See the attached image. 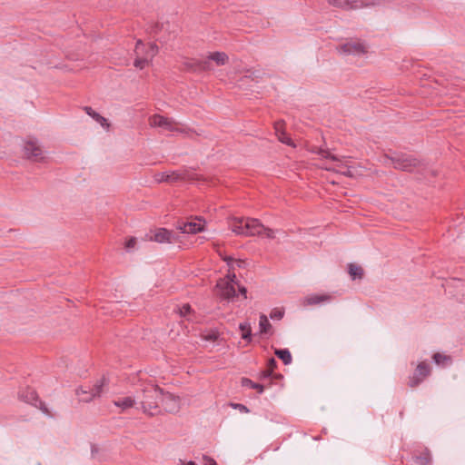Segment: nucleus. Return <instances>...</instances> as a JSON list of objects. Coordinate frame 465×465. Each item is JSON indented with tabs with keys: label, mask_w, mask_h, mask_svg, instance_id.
Segmentation results:
<instances>
[{
	"label": "nucleus",
	"mask_w": 465,
	"mask_h": 465,
	"mask_svg": "<svg viewBox=\"0 0 465 465\" xmlns=\"http://www.w3.org/2000/svg\"><path fill=\"white\" fill-rule=\"evenodd\" d=\"M348 272L352 280L361 279L363 277V269L355 263H350L348 265Z\"/></svg>",
	"instance_id": "obj_22"
},
{
	"label": "nucleus",
	"mask_w": 465,
	"mask_h": 465,
	"mask_svg": "<svg viewBox=\"0 0 465 465\" xmlns=\"http://www.w3.org/2000/svg\"><path fill=\"white\" fill-rule=\"evenodd\" d=\"M319 153L322 158L331 159L335 163L333 166L326 167L327 170H332L337 172V170H344V168L346 167L341 163V161L340 159H338L335 155L331 154L330 152L321 150Z\"/></svg>",
	"instance_id": "obj_18"
},
{
	"label": "nucleus",
	"mask_w": 465,
	"mask_h": 465,
	"mask_svg": "<svg viewBox=\"0 0 465 465\" xmlns=\"http://www.w3.org/2000/svg\"><path fill=\"white\" fill-rule=\"evenodd\" d=\"M232 406L234 408V409H237L242 412H248L249 410L246 406L242 405V404H240V403H235V404H232Z\"/></svg>",
	"instance_id": "obj_40"
},
{
	"label": "nucleus",
	"mask_w": 465,
	"mask_h": 465,
	"mask_svg": "<svg viewBox=\"0 0 465 465\" xmlns=\"http://www.w3.org/2000/svg\"><path fill=\"white\" fill-rule=\"evenodd\" d=\"M152 62H153V59L136 55V58L134 59V65L136 68L143 69V68L149 66L152 64Z\"/></svg>",
	"instance_id": "obj_25"
},
{
	"label": "nucleus",
	"mask_w": 465,
	"mask_h": 465,
	"mask_svg": "<svg viewBox=\"0 0 465 465\" xmlns=\"http://www.w3.org/2000/svg\"><path fill=\"white\" fill-rule=\"evenodd\" d=\"M105 379L102 378L89 391L84 389L77 390L76 393L79 397V400L84 402H89L95 397H99L103 392V388L105 385Z\"/></svg>",
	"instance_id": "obj_7"
},
{
	"label": "nucleus",
	"mask_w": 465,
	"mask_h": 465,
	"mask_svg": "<svg viewBox=\"0 0 465 465\" xmlns=\"http://www.w3.org/2000/svg\"><path fill=\"white\" fill-rule=\"evenodd\" d=\"M223 259L227 262L229 270L227 275L217 282L215 293L223 300H231L235 297V285H238L236 275L233 272L234 266L237 265L240 267L242 262L234 261L232 258L227 256Z\"/></svg>",
	"instance_id": "obj_1"
},
{
	"label": "nucleus",
	"mask_w": 465,
	"mask_h": 465,
	"mask_svg": "<svg viewBox=\"0 0 465 465\" xmlns=\"http://www.w3.org/2000/svg\"><path fill=\"white\" fill-rule=\"evenodd\" d=\"M203 461L204 465H217L215 460L208 456H203Z\"/></svg>",
	"instance_id": "obj_42"
},
{
	"label": "nucleus",
	"mask_w": 465,
	"mask_h": 465,
	"mask_svg": "<svg viewBox=\"0 0 465 465\" xmlns=\"http://www.w3.org/2000/svg\"><path fill=\"white\" fill-rule=\"evenodd\" d=\"M182 66L184 70L190 72H205L210 71V66L207 62H203V59L185 58L182 62Z\"/></svg>",
	"instance_id": "obj_11"
},
{
	"label": "nucleus",
	"mask_w": 465,
	"mask_h": 465,
	"mask_svg": "<svg viewBox=\"0 0 465 465\" xmlns=\"http://www.w3.org/2000/svg\"><path fill=\"white\" fill-rule=\"evenodd\" d=\"M341 50L346 54H364L365 47L361 43H347L341 47Z\"/></svg>",
	"instance_id": "obj_17"
},
{
	"label": "nucleus",
	"mask_w": 465,
	"mask_h": 465,
	"mask_svg": "<svg viewBox=\"0 0 465 465\" xmlns=\"http://www.w3.org/2000/svg\"><path fill=\"white\" fill-rule=\"evenodd\" d=\"M285 314L283 307H275L272 310L270 317L272 319H282Z\"/></svg>",
	"instance_id": "obj_30"
},
{
	"label": "nucleus",
	"mask_w": 465,
	"mask_h": 465,
	"mask_svg": "<svg viewBox=\"0 0 465 465\" xmlns=\"http://www.w3.org/2000/svg\"><path fill=\"white\" fill-rule=\"evenodd\" d=\"M430 373V367L426 362H420L412 376L410 377L409 385L412 388L418 386Z\"/></svg>",
	"instance_id": "obj_9"
},
{
	"label": "nucleus",
	"mask_w": 465,
	"mask_h": 465,
	"mask_svg": "<svg viewBox=\"0 0 465 465\" xmlns=\"http://www.w3.org/2000/svg\"><path fill=\"white\" fill-rule=\"evenodd\" d=\"M136 245V238L131 237L125 242L126 249H133Z\"/></svg>",
	"instance_id": "obj_37"
},
{
	"label": "nucleus",
	"mask_w": 465,
	"mask_h": 465,
	"mask_svg": "<svg viewBox=\"0 0 465 465\" xmlns=\"http://www.w3.org/2000/svg\"><path fill=\"white\" fill-rule=\"evenodd\" d=\"M391 161L393 163L394 168L408 172L411 171L413 168L419 165V162L411 157H401L391 159Z\"/></svg>",
	"instance_id": "obj_15"
},
{
	"label": "nucleus",
	"mask_w": 465,
	"mask_h": 465,
	"mask_svg": "<svg viewBox=\"0 0 465 465\" xmlns=\"http://www.w3.org/2000/svg\"><path fill=\"white\" fill-rule=\"evenodd\" d=\"M179 317H191L193 316L192 307L189 304H183L178 309Z\"/></svg>",
	"instance_id": "obj_29"
},
{
	"label": "nucleus",
	"mask_w": 465,
	"mask_h": 465,
	"mask_svg": "<svg viewBox=\"0 0 465 465\" xmlns=\"http://www.w3.org/2000/svg\"><path fill=\"white\" fill-rule=\"evenodd\" d=\"M160 401L162 402L163 410L167 412H176L180 409L179 399L169 392L163 391Z\"/></svg>",
	"instance_id": "obj_12"
},
{
	"label": "nucleus",
	"mask_w": 465,
	"mask_h": 465,
	"mask_svg": "<svg viewBox=\"0 0 465 465\" xmlns=\"http://www.w3.org/2000/svg\"><path fill=\"white\" fill-rule=\"evenodd\" d=\"M260 325L262 332H267L268 330L271 328L270 322H260Z\"/></svg>",
	"instance_id": "obj_39"
},
{
	"label": "nucleus",
	"mask_w": 465,
	"mask_h": 465,
	"mask_svg": "<svg viewBox=\"0 0 465 465\" xmlns=\"http://www.w3.org/2000/svg\"><path fill=\"white\" fill-rule=\"evenodd\" d=\"M239 328L242 331V338L250 341L252 331L249 322H242L239 325Z\"/></svg>",
	"instance_id": "obj_23"
},
{
	"label": "nucleus",
	"mask_w": 465,
	"mask_h": 465,
	"mask_svg": "<svg viewBox=\"0 0 465 465\" xmlns=\"http://www.w3.org/2000/svg\"><path fill=\"white\" fill-rule=\"evenodd\" d=\"M433 361L438 365L445 366V365H448L449 363H450L451 359H450V357H449L447 355H443L441 353L437 352L433 355Z\"/></svg>",
	"instance_id": "obj_27"
},
{
	"label": "nucleus",
	"mask_w": 465,
	"mask_h": 465,
	"mask_svg": "<svg viewBox=\"0 0 465 465\" xmlns=\"http://www.w3.org/2000/svg\"><path fill=\"white\" fill-rule=\"evenodd\" d=\"M244 236H262L268 239L275 238V232L272 229L265 227L259 220L252 218L244 219Z\"/></svg>",
	"instance_id": "obj_3"
},
{
	"label": "nucleus",
	"mask_w": 465,
	"mask_h": 465,
	"mask_svg": "<svg viewBox=\"0 0 465 465\" xmlns=\"http://www.w3.org/2000/svg\"><path fill=\"white\" fill-rule=\"evenodd\" d=\"M203 62H207L210 66V71L213 69V64L217 66H223L228 64L229 62V56L224 52L215 51V52H210L207 54L204 59H203Z\"/></svg>",
	"instance_id": "obj_10"
},
{
	"label": "nucleus",
	"mask_w": 465,
	"mask_h": 465,
	"mask_svg": "<svg viewBox=\"0 0 465 465\" xmlns=\"http://www.w3.org/2000/svg\"><path fill=\"white\" fill-rule=\"evenodd\" d=\"M276 366H277V361H275V359L271 358L268 361V368H269L268 375H270L273 371V370L276 368Z\"/></svg>",
	"instance_id": "obj_36"
},
{
	"label": "nucleus",
	"mask_w": 465,
	"mask_h": 465,
	"mask_svg": "<svg viewBox=\"0 0 465 465\" xmlns=\"http://www.w3.org/2000/svg\"><path fill=\"white\" fill-rule=\"evenodd\" d=\"M277 137L279 141L282 142V143L295 147V144L292 143V139L286 134L285 131H281V134H278Z\"/></svg>",
	"instance_id": "obj_31"
},
{
	"label": "nucleus",
	"mask_w": 465,
	"mask_h": 465,
	"mask_svg": "<svg viewBox=\"0 0 465 465\" xmlns=\"http://www.w3.org/2000/svg\"><path fill=\"white\" fill-rule=\"evenodd\" d=\"M274 129H275L276 135L280 134L281 131H284L283 122H276L274 124Z\"/></svg>",
	"instance_id": "obj_38"
},
{
	"label": "nucleus",
	"mask_w": 465,
	"mask_h": 465,
	"mask_svg": "<svg viewBox=\"0 0 465 465\" xmlns=\"http://www.w3.org/2000/svg\"><path fill=\"white\" fill-rule=\"evenodd\" d=\"M275 354L283 361L285 365L292 362V355L288 350H276Z\"/></svg>",
	"instance_id": "obj_26"
},
{
	"label": "nucleus",
	"mask_w": 465,
	"mask_h": 465,
	"mask_svg": "<svg viewBox=\"0 0 465 465\" xmlns=\"http://www.w3.org/2000/svg\"><path fill=\"white\" fill-rule=\"evenodd\" d=\"M331 299L332 297L329 293H312L303 299L302 304L304 306H315L329 302Z\"/></svg>",
	"instance_id": "obj_13"
},
{
	"label": "nucleus",
	"mask_w": 465,
	"mask_h": 465,
	"mask_svg": "<svg viewBox=\"0 0 465 465\" xmlns=\"http://www.w3.org/2000/svg\"><path fill=\"white\" fill-rule=\"evenodd\" d=\"M134 52L135 55L153 59L158 53V46L154 43H143L138 40Z\"/></svg>",
	"instance_id": "obj_8"
},
{
	"label": "nucleus",
	"mask_w": 465,
	"mask_h": 465,
	"mask_svg": "<svg viewBox=\"0 0 465 465\" xmlns=\"http://www.w3.org/2000/svg\"><path fill=\"white\" fill-rule=\"evenodd\" d=\"M184 179L183 175L177 172H171V173H163L158 175L157 181L160 183L166 182V183H174L179 180Z\"/></svg>",
	"instance_id": "obj_19"
},
{
	"label": "nucleus",
	"mask_w": 465,
	"mask_h": 465,
	"mask_svg": "<svg viewBox=\"0 0 465 465\" xmlns=\"http://www.w3.org/2000/svg\"><path fill=\"white\" fill-rule=\"evenodd\" d=\"M337 173H341L346 176H349V177H351L352 176V172L351 170L349 168V167H345L344 170H337Z\"/></svg>",
	"instance_id": "obj_41"
},
{
	"label": "nucleus",
	"mask_w": 465,
	"mask_h": 465,
	"mask_svg": "<svg viewBox=\"0 0 465 465\" xmlns=\"http://www.w3.org/2000/svg\"><path fill=\"white\" fill-rule=\"evenodd\" d=\"M238 288H239V292L242 295L243 299H246L247 298V290L245 287L243 286H239L238 285Z\"/></svg>",
	"instance_id": "obj_43"
},
{
	"label": "nucleus",
	"mask_w": 465,
	"mask_h": 465,
	"mask_svg": "<svg viewBox=\"0 0 465 465\" xmlns=\"http://www.w3.org/2000/svg\"><path fill=\"white\" fill-rule=\"evenodd\" d=\"M30 395H31V398H30L31 400H34V399L35 398V391H30Z\"/></svg>",
	"instance_id": "obj_46"
},
{
	"label": "nucleus",
	"mask_w": 465,
	"mask_h": 465,
	"mask_svg": "<svg viewBox=\"0 0 465 465\" xmlns=\"http://www.w3.org/2000/svg\"><path fill=\"white\" fill-rule=\"evenodd\" d=\"M416 461L419 465H429L430 462V458L428 454H426L424 456L417 457Z\"/></svg>",
	"instance_id": "obj_34"
},
{
	"label": "nucleus",
	"mask_w": 465,
	"mask_h": 465,
	"mask_svg": "<svg viewBox=\"0 0 465 465\" xmlns=\"http://www.w3.org/2000/svg\"><path fill=\"white\" fill-rule=\"evenodd\" d=\"M242 386L250 387L252 389H255L260 393H262L263 391V386L262 384L255 383V382L252 381L250 379L243 378L242 380Z\"/></svg>",
	"instance_id": "obj_28"
},
{
	"label": "nucleus",
	"mask_w": 465,
	"mask_h": 465,
	"mask_svg": "<svg viewBox=\"0 0 465 465\" xmlns=\"http://www.w3.org/2000/svg\"><path fill=\"white\" fill-rule=\"evenodd\" d=\"M148 124L152 128H161L163 131L183 133L184 130L173 118L162 114H153L148 118Z\"/></svg>",
	"instance_id": "obj_5"
},
{
	"label": "nucleus",
	"mask_w": 465,
	"mask_h": 465,
	"mask_svg": "<svg viewBox=\"0 0 465 465\" xmlns=\"http://www.w3.org/2000/svg\"><path fill=\"white\" fill-rule=\"evenodd\" d=\"M84 111L88 115H90L95 121L100 123L102 125H105V124L108 125L107 120L104 117H103L102 115H100L99 114H97L96 112H94L91 107H89V106L84 107Z\"/></svg>",
	"instance_id": "obj_24"
},
{
	"label": "nucleus",
	"mask_w": 465,
	"mask_h": 465,
	"mask_svg": "<svg viewBox=\"0 0 465 465\" xmlns=\"http://www.w3.org/2000/svg\"><path fill=\"white\" fill-rule=\"evenodd\" d=\"M230 228L234 233L238 235H242L244 229V218H231Z\"/></svg>",
	"instance_id": "obj_21"
},
{
	"label": "nucleus",
	"mask_w": 465,
	"mask_h": 465,
	"mask_svg": "<svg viewBox=\"0 0 465 465\" xmlns=\"http://www.w3.org/2000/svg\"><path fill=\"white\" fill-rule=\"evenodd\" d=\"M163 395V390L157 385L148 382L142 390L141 395H138V404L143 412L154 415L160 411V397Z\"/></svg>",
	"instance_id": "obj_2"
},
{
	"label": "nucleus",
	"mask_w": 465,
	"mask_h": 465,
	"mask_svg": "<svg viewBox=\"0 0 465 465\" xmlns=\"http://www.w3.org/2000/svg\"><path fill=\"white\" fill-rule=\"evenodd\" d=\"M114 406L121 408L122 411H125L134 407L136 404V401L134 398L128 396L114 401Z\"/></svg>",
	"instance_id": "obj_20"
},
{
	"label": "nucleus",
	"mask_w": 465,
	"mask_h": 465,
	"mask_svg": "<svg viewBox=\"0 0 465 465\" xmlns=\"http://www.w3.org/2000/svg\"><path fill=\"white\" fill-rule=\"evenodd\" d=\"M149 240L158 243H172L173 232L165 228H158L149 237Z\"/></svg>",
	"instance_id": "obj_14"
},
{
	"label": "nucleus",
	"mask_w": 465,
	"mask_h": 465,
	"mask_svg": "<svg viewBox=\"0 0 465 465\" xmlns=\"http://www.w3.org/2000/svg\"><path fill=\"white\" fill-rule=\"evenodd\" d=\"M178 465H196V463L194 461H189L187 463H184L183 460H180Z\"/></svg>",
	"instance_id": "obj_45"
},
{
	"label": "nucleus",
	"mask_w": 465,
	"mask_h": 465,
	"mask_svg": "<svg viewBox=\"0 0 465 465\" xmlns=\"http://www.w3.org/2000/svg\"><path fill=\"white\" fill-rule=\"evenodd\" d=\"M261 320L267 321L268 319H267V317H266L265 315H262V316L261 317Z\"/></svg>",
	"instance_id": "obj_47"
},
{
	"label": "nucleus",
	"mask_w": 465,
	"mask_h": 465,
	"mask_svg": "<svg viewBox=\"0 0 465 465\" xmlns=\"http://www.w3.org/2000/svg\"><path fill=\"white\" fill-rule=\"evenodd\" d=\"M346 2H348V8H346V10H351L361 6V2L360 0H346Z\"/></svg>",
	"instance_id": "obj_35"
},
{
	"label": "nucleus",
	"mask_w": 465,
	"mask_h": 465,
	"mask_svg": "<svg viewBox=\"0 0 465 465\" xmlns=\"http://www.w3.org/2000/svg\"><path fill=\"white\" fill-rule=\"evenodd\" d=\"M206 227V221L199 216H195L187 221L178 222L176 229L182 233L196 234L203 232Z\"/></svg>",
	"instance_id": "obj_6"
},
{
	"label": "nucleus",
	"mask_w": 465,
	"mask_h": 465,
	"mask_svg": "<svg viewBox=\"0 0 465 465\" xmlns=\"http://www.w3.org/2000/svg\"><path fill=\"white\" fill-rule=\"evenodd\" d=\"M219 332L217 331H208L203 334V338L206 341H214L218 339Z\"/></svg>",
	"instance_id": "obj_32"
},
{
	"label": "nucleus",
	"mask_w": 465,
	"mask_h": 465,
	"mask_svg": "<svg viewBox=\"0 0 465 465\" xmlns=\"http://www.w3.org/2000/svg\"><path fill=\"white\" fill-rule=\"evenodd\" d=\"M328 3L335 7L346 9L348 8V2L346 0H328Z\"/></svg>",
	"instance_id": "obj_33"
},
{
	"label": "nucleus",
	"mask_w": 465,
	"mask_h": 465,
	"mask_svg": "<svg viewBox=\"0 0 465 465\" xmlns=\"http://www.w3.org/2000/svg\"><path fill=\"white\" fill-rule=\"evenodd\" d=\"M22 152L25 158L33 162H43L45 159L41 145L34 138H26L23 141Z\"/></svg>",
	"instance_id": "obj_4"
},
{
	"label": "nucleus",
	"mask_w": 465,
	"mask_h": 465,
	"mask_svg": "<svg viewBox=\"0 0 465 465\" xmlns=\"http://www.w3.org/2000/svg\"><path fill=\"white\" fill-rule=\"evenodd\" d=\"M40 409L43 411L44 413H45L47 415H50V412H49L48 409L42 402L40 403Z\"/></svg>",
	"instance_id": "obj_44"
},
{
	"label": "nucleus",
	"mask_w": 465,
	"mask_h": 465,
	"mask_svg": "<svg viewBox=\"0 0 465 465\" xmlns=\"http://www.w3.org/2000/svg\"><path fill=\"white\" fill-rule=\"evenodd\" d=\"M451 294L455 302L465 308V282L457 281L453 285Z\"/></svg>",
	"instance_id": "obj_16"
}]
</instances>
